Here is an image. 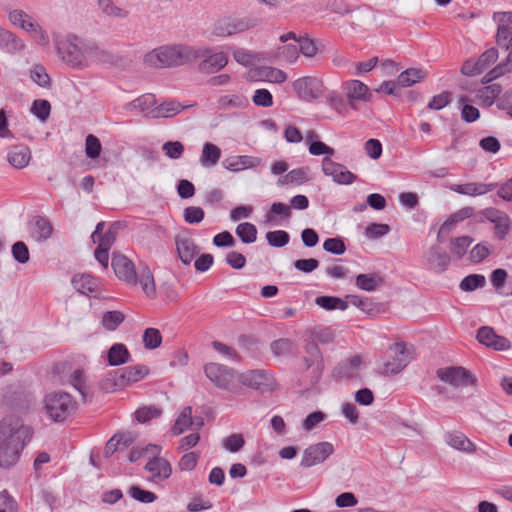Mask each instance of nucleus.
<instances>
[{
  "instance_id": "f257e3e1",
  "label": "nucleus",
  "mask_w": 512,
  "mask_h": 512,
  "mask_svg": "<svg viewBox=\"0 0 512 512\" xmlns=\"http://www.w3.org/2000/svg\"><path fill=\"white\" fill-rule=\"evenodd\" d=\"M201 57L200 50L184 44L162 45L144 55L143 62L152 68L184 66Z\"/></svg>"
},
{
  "instance_id": "f03ea898",
  "label": "nucleus",
  "mask_w": 512,
  "mask_h": 512,
  "mask_svg": "<svg viewBox=\"0 0 512 512\" xmlns=\"http://www.w3.org/2000/svg\"><path fill=\"white\" fill-rule=\"evenodd\" d=\"M42 404L47 417L54 422H64L72 418L78 409L76 400L64 391L47 393Z\"/></svg>"
},
{
  "instance_id": "7ed1b4c3",
  "label": "nucleus",
  "mask_w": 512,
  "mask_h": 512,
  "mask_svg": "<svg viewBox=\"0 0 512 512\" xmlns=\"http://www.w3.org/2000/svg\"><path fill=\"white\" fill-rule=\"evenodd\" d=\"M10 23L28 33L40 46H48L50 38L47 31L35 18L22 9H12L8 13Z\"/></svg>"
},
{
  "instance_id": "20e7f679",
  "label": "nucleus",
  "mask_w": 512,
  "mask_h": 512,
  "mask_svg": "<svg viewBox=\"0 0 512 512\" xmlns=\"http://www.w3.org/2000/svg\"><path fill=\"white\" fill-rule=\"evenodd\" d=\"M257 21L251 17L223 16L218 18L210 29L213 37L225 38L253 29Z\"/></svg>"
},
{
  "instance_id": "39448f33",
  "label": "nucleus",
  "mask_w": 512,
  "mask_h": 512,
  "mask_svg": "<svg viewBox=\"0 0 512 512\" xmlns=\"http://www.w3.org/2000/svg\"><path fill=\"white\" fill-rule=\"evenodd\" d=\"M87 42L77 37H69L57 44V52L62 60L72 68H85Z\"/></svg>"
},
{
  "instance_id": "423d86ee",
  "label": "nucleus",
  "mask_w": 512,
  "mask_h": 512,
  "mask_svg": "<svg viewBox=\"0 0 512 512\" xmlns=\"http://www.w3.org/2000/svg\"><path fill=\"white\" fill-rule=\"evenodd\" d=\"M206 377L219 389L238 393L237 373L232 368L219 363L204 366Z\"/></svg>"
},
{
  "instance_id": "0eeeda50",
  "label": "nucleus",
  "mask_w": 512,
  "mask_h": 512,
  "mask_svg": "<svg viewBox=\"0 0 512 512\" xmlns=\"http://www.w3.org/2000/svg\"><path fill=\"white\" fill-rule=\"evenodd\" d=\"M292 87L297 97L305 102H313L324 93V84L317 77L305 76L296 79Z\"/></svg>"
},
{
  "instance_id": "6e6552de",
  "label": "nucleus",
  "mask_w": 512,
  "mask_h": 512,
  "mask_svg": "<svg viewBox=\"0 0 512 512\" xmlns=\"http://www.w3.org/2000/svg\"><path fill=\"white\" fill-rule=\"evenodd\" d=\"M437 377L454 388L467 387L476 383L475 376L466 368L457 367H443L436 371Z\"/></svg>"
},
{
  "instance_id": "1a4fd4ad",
  "label": "nucleus",
  "mask_w": 512,
  "mask_h": 512,
  "mask_svg": "<svg viewBox=\"0 0 512 512\" xmlns=\"http://www.w3.org/2000/svg\"><path fill=\"white\" fill-rule=\"evenodd\" d=\"M304 368L309 372L312 384L318 383L324 371V361L319 347L310 343L305 348V356L302 358Z\"/></svg>"
},
{
  "instance_id": "9d476101",
  "label": "nucleus",
  "mask_w": 512,
  "mask_h": 512,
  "mask_svg": "<svg viewBox=\"0 0 512 512\" xmlns=\"http://www.w3.org/2000/svg\"><path fill=\"white\" fill-rule=\"evenodd\" d=\"M0 438L5 439V444H12L14 440L26 441L30 438V429L18 418L6 417L0 421Z\"/></svg>"
},
{
  "instance_id": "9b49d317",
  "label": "nucleus",
  "mask_w": 512,
  "mask_h": 512,
  "mask_svg": "<svg viewBox=\"0 0 512 512\" xmlns=\"http://www.w3.org/2000/svg\"><path fill=\"white\" fill-rule=\"evenodd\" d=\"M334 452V446L330 442H319L310 445L304 450L301 466L309 468L323 463Z\"/></svg>"
},
{
  "instance_id": "f8f14e48",
  "label": "nucleus",
  "mask_w": 512,
  "mask_h": 512,
  "mask_svg": "<svg viewBox=\"0 0 512 512\" xmlns=\"http://www.w3.org/2000/svg\"><path fill=\"white\" fill-rule=\"evenodd\" d=\"M84 52L86 53L85 68L94 64L102 66H114L120 62V58L117 55L91 42H87V48L84 50Z\"/></svg>"
},
{
  "instance_id": "ddd939ff",
  "label": "nucleus",
  "mask_w": 512,
  "mask_h": 512,
  "mask_svg": "<svg viewBox=\"0 0 512 512\" xmlns=\"http://www.w3.org/2000/svg\"><path fill=\"white\" fill-rule=\"evenodd\" d=\"M145 471L149 474L148 481L159 485L172 475V466L162 457H151L147 461Z\"/></svg>"
},
{
  "instance_id": "4468645a",
  "label": "nucleus",
  "mask_w": 512,
  "mask_h": 512,
  "mask_svg": "<svg viewBox=\"0 0 512 512\" xmlns=\"http://www.w3.org/2000/svg\"><path fill=\"white\" fill-rule=\"evenodd\" d=\"M322 171L326 176L340 185H349L356 180V175L347 168L337 162H334L330 157H324L322 160Z\"/></svg>"
},
{
  "instance_id": "2eb2a0df",
  "label": "nucleus",
  "mask_w": 512,
  "mask_h": 512,
  "mask_svg": "<svg viewBox=\"0 0 512 512\" xmlns=\"http://www.w3.org/2000/svg\"><path fill=\"white\" fill-rule=\"evenodd\" d=\"M112 268L116 276L129 285L137 284V271L134 263L126 256L114 254L112 257Z\"/></svg>"
},
{
  "instance_id": "dca6fc26",
  "label": "nucleus",
  "mask_w": 512,
  "mask_h": 512,
  "mask_svg": "<svg viewBox=\"0 0 512 512\" xmlns=\"http://www.w3.org/2000/svg\"><path fill=\"white\" fill-rule=\"evenodd\" d=\"M494 19L498 22L496 34L497 44L506 50L511 49L507 56V61L512 62V24L509 23L510 19L508 13L495 14Z\"/></svg>"
},
{
  "instance_id": "f3484780",
  "label": "nucleus",
  "mask_w": 512,
  "mask_h": 512,
  "mask_svg": "<svg viewBox=\"0 0 512 512\" xmlns=\"http://www.w3.org/2000/svg\"><path fill=\"white\" fill-rule=\"evenodd\" d=\"M394 356L385 363L384 373L386 375H394L400 373L411 361L412 357L406 345L396 343L393 346Z\"/></svg>"
},
{
  "instance_id": "a211bd4d",
  "label": "nucleus",
  "mask_w": 512,
  "mask_h": 512,
  "mask_svg": "<svg viewBox=\"0 0 512 512\" xmlns=\"http://www.w3.org/2000/svg\"><path fill=\"white\" fill-rule=\"evenodd\" d=\"M343 87L348 104L353 109L356 108V102H368L371 99L368 86L360 80H348Z\"/></svg>"
},
{
  "instance_id": "6ab92c4d",
  "label": "nucleus",
  "mask_w": 512,
  "mask_h": 512,
  "mask_svg": "<svg viewBox=\"0 0 512 512\" xmlns=\"http://www.w3.org/2000/svg\"><path fill=\"white\" fill-rule=\"evenodd\" d=\"M175 245L178 257L185 265H189L199 252L194 240L186 234L177 235Z\"/></svg>"
},
{
  "instance_id": "aec40b11",
  "label": "nucleus",
  "mask_w": 512,
  "mask_h": 512,
  "mask_svg": "<svg viewBox=\"0 0 512 512\" xmlns=\"http://www.w3.org/2000/svg\"><path fill=\"white\" fill-rule=\"evenodd\" d=\"M496 187V183L469 182L464 184H452L449 186V189L461 195L476 197L487 194L495 190Z\"/></svg>"
},
{
  "instance_id": "412c9836",
  "label": "nucleus",
  "mask_w": 512,
  "mask_h": 512,
  "mask_svg": "<svg viewBox=\"0 0 512 512\" xmlns=\"http://www.w3.org/2000/svg\"><path fill=\"white\" fill-rule=\"evenodd\" d=\"M477 339L481 344L492 347L495 350H506L510 347V342L507 338L496 335L492 328L486 326L478 330Z\"/></svg>"
},
{
  "instance_id": "4be33fe9",
  "label": "nucleus",
  "mask_w": 512,
  "mask_h": 512,
  "mask_svg": "<svg viewBox=\"0 0 512 512\" xmlns=\"http://www.w3.org/2000/svg\"><path fill=\"white\" fill-rule=\"evenodd\" d=\"M53 234L51 221L44 216H36L30 223L31 237L41 243L47 241Z\"/></svg>"
},
{
  "instance_id": "5701e85b",
  "label": "nucleus",
  "mask_w": 512,
  "mask_h": 512,
  "mask_svg": "<svg viewBox=\"0 0 512 512\" xmlns=\"http://www.w3.org/2000/svg\"><path fill=\"white\" fill-rule=\"evenodd\" d=\"M149 374V368L146 365H135L128 367L122 371L120 376L117 378L114 386L125 387L136 383Z\"/></svg>"
},
{
  "instance_id": "b1692460",
  "label": "nucleus",
  "mask_w": 512,
  "mask_h": 512,
  "mask_svg": "<svg viewBox=\"0 0 512 512\" xmlns=\"http://www.w3.org/2000/svg\"><path fill=\"white\" fill-rule=\"evenodd\" d=\"M129 111H138L145 117L154 118L156 110V98L153 94H143L127 104Z\"/></svg>"
},
{
  "instance_id": "393cba45",
  "label": "nucleus",
  "mask_w": 512,
  "mask_h": 512,
  "mask_svg": "<svg viewBox=\"0 0 512 512\" xmlns=\"http://www.w3.org/2000/svg\"><path fill=\"white\" fill-rule=\"evenodd\" d=\"M238 393L240 386H246L252 389H258L268 385V376L263 370H251L242 374H237Z\"/></svg>"
},
{
  "instance_id": "a878e982",
  "label": "nucleus",
  "mask_w": 512,
  "mask_h": 512,
  "mask_svg": "<svg viewBox=\"0 0 512 512\" xmlns=\"http://www.w3.org/2000/svg\"><path fill=\"white\" fill-rule=\"evenodd\" d=\"M425 260L432 270L436 272H443L449 266L450 256L439 247L433 246L427 252Z\"/></svg>"
},
{
  "instance_id": "bb28decb",
  "label": "nucleus",
  "mask_w": 512,
  "mask_h": 512,
  "mask_svg": "<svg viewBox=\"0 0 512 512\" xmlns=\"http://www.w3.org/2000/svg\"><path fill=\"white\" fill-rule=\"evenodd\" d=\"M193 424H196L198 428L203 425L202 418L197 419L196 421L192 418V408L190 406H186L182 409L180 414L175 420L173 427L171 428V432L173 435L178 436L186 431Z\"/></svg>"
},
{
  "instance_id": "cd10ccee",
  "label": "nucleus",
  "mask_w": 512,
  "mask_h": 512,
  "mask_svg": "<svg viewBox=\"0 0 512 512\" xmlns=\"http://www.w3.org/2000/svg\"><path fill=\"white\" fill-rule=\"evenodd\" d=\"M73 287L87 296H94L98 292L99 282L90 274H78L72 278Z\"/></svg>"
},
{
  "instance_id": "c85d7f7f",
  "label": "nucleus",
  "mask_w": 512,
  "mask_h": 512,
  "mask_svg": "<svg viewBox=\"0 0 512 512\" xmlns=\"http://www.w3.org/2000/svg\"><path fill=\"white\" fill-rule=\"evenodd\" d=\"M228 63V57L224 52H216L207 55L199 64V70L206 74H213L224 68Z\"/></svg>"
},
{
  "instance_id": "c756f323",
  "label": "nucleus",
  "mask_w": 512,
  "mask_h": 512,
  "mask_svg": "<svg viewBox=\"0 0 512 512\" xmlns=\"http://www.w3.org/2000/svg\"><path fill=\"white\" fill-rule=\"evenodd\" d=\"M445 442L451 448L468 454L474 453L476 451L475 444L471 442L463 433L458 431L446 433Z\"/></svg>"
},
{
  "instance_id": "7c9ffc66",
  "label": "nucleus",
  "mask_w": 512,
  "mask_h": 512,
  "mask_svg": "<svg viewBox=\"0 0 512 512\" xmlns=\"http://www.w3.org/2000/svg\"><path fill=\"white\" fill-rule=\"evenodd\" d=\"M25 44L14 33L1 28L0 29V48L8 53H16L23 50Z\"/></svg>"
},
{
  "instance_id": "2f4dec72",
  "label": "nucleus",
  "mask_w": 512,
  "mask_h": 512,
  "mask_svg": "<svg viewBox=\"0 0 512 512\" xmlns=\"http://www.w3.org/2000/svg\"><path fill=\"white\" fill-rule=\"evenodd\" d=\"M31 158L30 150L27 146L20 145L13 147L7 154L8 162L15 168L21 169L28 165Z\"/></svg>"
},
{
  "instance_id": "473e14b6",
  "label": "nucleus",
  "mask_w": 512,
  "mask_h": 512,
  "mask_svg": "<svg viewBox=\"0 0 512 512\" xmlns=\"http://www.w3.org/2000/svg\"><path fill=\"white\" fill-rule=\"evenodd\" d=\"M140 284L143 292L148 297H154L156 293V287L154 283V277L152 272L145 264H140L137 271V284Z\"/></svg>"
},
{
  "instance_id": "72a5a7b5",
  "label": "nucleus",
  "mask_w": 512,
  "mask_h": 512,
  "mask_svg": "<svg viewBox=\"0 0 512 512\" xmlns=\"http://www.w3.org/2000/svg\"><path fill=\"white\" fill-rule=\"evenodd\" d=\"M221 154V149L217 145L206 142L202 147L199 159L200 164L206 168L214 167L219 162Z\"/></svg>"
},
{
  "instance_id": "f704fd0d",
  "label": "nucleus",
  "mask_w": 512,
  "mask_h": 512,
  "mask_svg": "<svg viewBox=\"0 0 512 512\" xmlns=\"http://www.w3.org/2000/svg\"><path fill=\"white\" fill-rule=\"evenodd\" d=\"M248 105V99L241 94L223 95L217 100L219 110L242 109Z\"/></svg>"
},
{
  "instance_id": "c9c22d12",
  "label": "nucleus",
  "mask_w": 512,
  "mask_h": 512,
  "mask_svg": "<svg viewBox=\"0 0 512 512\" xmlns=\"http://www.w3.org/2000/svg\"><path fill=\"white\" fill-rule=\"evenodd\" d=\"M107 358L111 366H119L129 361L130 353L124 344L116 343L110 347Z\"/></svg>"
},
{
  "instance_id": "e433bc0d",
  "label": "nucleus",
  "mask_w": 512,
  "mask_h": 512,
  "mask_svg": "<svg viewBox=\"0 0 512 512\" xmlns=\"http://www.w3.org/2000/svg\"><path fill=\"white\" fill-rule=\"evenodd\" d=\"M425 76V71L417 68H409L400 73L397 78V83L400 87H410L423 80Z\"/></svg>"
},
{
  "instance_id": "4c0bfd02",
  "label": "nucleus",
  "mask_w": 512,
  "mask_h": 512,
  "mask_svg": "<svg viewBox=\"0 0 512 512\" xmlns=\"http://www.w3.org/2000/svg\"><path fill=\"white\" fill-rule=\"evenodd\" d=\"M299 58V47L297 44H286L278 48L277 53L268 57L272 59H282L288 63H294Z\"/></svg>"
},
{
  "instance_id": "58836bf2",
  "label": "nucleus",
  "mask_w": 512,
  "mask_h": 512,
  "mask_svg": "<svg viewBox=\"0 0 512 512\" xmlns=\"http://www.w3.org/2000/svg\"><path fill=\"white\" fill-rule=\"evenodd\" d=\"M501 91L502 88L499 84L488 85L477 91V98L483 105L489 107L494 103Z\"/></svg>"
},
{
  "instance_id": "ea45409f",
  "label": "nucleus",
  "mask_w": 512,
  "mask_h": 512,
  "mask_svg": "<svg viewBox=\"0 0 512 512\" xmlns=\"http://www.w3.org/2000/svg\"><path fill=\"white\" fill-rule=\"evenodd\" d=\"M382 282V278L376 273L359 274L356 277L357 287L365 291L376 290L382 284Z\"/></svg>"
},
{
  "instance_id": "a19ab883",
  "label": "nucleus",
  "mask_w": 512,
  "mask_h": 512,
  "mask_svg": "<svg viewBox=\"0 0 512 512\" xmlns=\"http://www.w3.org/2000/svg\"><path fill=\"white\" fill-rule=\"evenodd\" d=\"M309 168L300 167L289 171L279 184L301 185L309 180Z\"/></svg>"
},
{
  "instance_id": "79ce46f5",
  "label": "nucleus",
  "mask_w": 512,
  "mask_h": 512,
  "mask_svg": "<svg viewBox=\"0 0 512 512\" xmlns=\"http://www.w3.org/2000/svg\"><path fill=\"white\" fill-rule=\"evenodd\" d=\"M315 303L325 310H341L348 308V303L336 296H319L315 299Z\"/></svg>"
},
{
  "instance_id": "37998d69",
  "label": "nucleus",
  "mask_w": 512,
  "mask_h": 512,
  "mask_svg": "<svg viewBox=\"0 0 512 512\" xmlns=\"http://www.w3.org/2000/svg\"><path fill=\"white\" fill-rule=\"evenodd\" d=\"M184 106L176 101L164 102L160 105H156L154 118H169L179 114L184 110Z\"/></svg>"
},
{
  "instance_id": "c03bdc74",
  "label": "nucleus",
  "mask_w": 512,
  "mask_h": 512,
  "mask_svg": "<svg viewBox=\"0 0 512 512\" xmlns=\"http://www.w3.org/2000/svg\"><path fill=\"white\" fill-rule=\"evenodd\" d=\"M259 77L262 81L279 84L286 81L287 74L275 67H263L259 70Z\"/></svg>"
},
{
  "instance_id": "a18cd8bd",
  "label": "nucleus",
  "mask_w": 512,
  "mask_h": 512,
  "mask_svg": "<svg viewBox=\"0 0 512 512\" xmlns=\"http://www.w3.org/2000/svg\"><path fill=\"white\" fill-rule=\"evenodd\" d=\"M236 235L243 243L251 244L257 239V228L252 223L243 222L236 227Z\"/></svg>"
},
{
  "instance_id": "49530a36",
  "label": "nucleus",
  "mask_w": 512,
  "mask_h": 512,
  "mask_svg": "<svg viewBox=\"0 0 512 512\" xmlns=\"http://www.w3.org/2000/svg\"><path fill=\"white\" fill-rule=\"evenodd\" d=\"M125 315L121 311H107L102 315L101 323L108 331H114L124 321Z\"/></svg>"
},
{
  "instance_id": "de8ad7c7",
  "label": "nucleus",
  "mask_w": 512,
  "mask_h": 512,
  "mask_svg": "<svg viewBox=\"0 0 512 512\" xmlns=\"http://www.w3.org/2000/svg\"><path fill=\"white\" fill-rule=\"evenodd\" d=\"M472 242L473 238L470 236H461L453 239L450 247L452 255L457 259H461Z\"/></svg>"
},
{
  "instance_id": "09e8293b",
  "label": "nucleus",
  "mask_w": 512,
  "mask_h": 512,
  "mask_svg": "<svg viewBox=\"0 0 512 512\" xmlns=\"http://www.w3.org/2000/svg\"><path fill=\"white\" fill-rule=\"evenodd\" d=\"M458 103L462 106L461 117L465 122L472 123L480 117L478 108L469 104V98L461 96Z\"/></svg>"
},
{
  "instance_id": "8fccbe9b",
  "label": "nucleus",
  "mask_w": 512,
  "mask_h": 512,
  "mask_svg": "<svg viewBox=\"0 0 512 512\" xmlns=\"http://www.w3.org/2000/svg\"><path fill=\"white\" fill-rule=\"evenodd\" d=\"M70 384L81 394L83 399L89 395V388L86 384V376L80 369L75 370L70 376Z\"/></svg>"
},
{
  "instance_id": "3c124183",
  "label": "nucleus",
  "mask_w": 512,
  "mask_h": 512,
  "mask_svg": "<svg viewBox=\"0 0 512 512\" xmlns=\"http://www.w3.org/2000/svg\"><path fill=\"white\" fill-rule=\"evenodd\" d=\"M486 279L480 274H470L460 282V289L466 292L474 291L485 286Z\"/></svg>"
},
{
  "instance_id": "603ef678",
  "label": "nucleus",
  "mask_w": 512,
  "mask_h": 512,
  "mask_svg": "<svg viewBox=\"0 0 512 512\" xmlns=\"http://www.w3.org/2000/svg\"><path fill=\"white\" fill-rule=\"evenodd\" d=\"M101 11L108 17L126 18L128 12L114 4L112 0H98Z\"/></svg>"
},
{
  "instance_id": "864d4df0",
  "label": "nucleus",
  "mask_w": 512,
  "mask_h": 512,
  "mask_svg": "<svg viewBox=\"0 0 512 512\" xmlns=\"http://www.w3.org/2000/svg\"><path fill=\"white\" fill-rule=\"evenodd\" d=\"M298 47L299 52L308 58L314 57L320 51L318 42L308 37H300L298 40Z\"/></svg>"
},
{
  "instance_id": "5fc2aeb1",
  "label": "nucleus",
  "mask_w": 512,
  "mask_h": 512,
  "mask_svg": "<svg viewBox=\"0 0 512 512\" xmlns=\"http://www.w3.org/2000/svg\"><path fill=\"white\" fill-rule=\"evenodd\" d=\"M51 112V104L48 100H35L31 106V113L40 121L45 122Z\"/></svg>"
},
{
  "instance_id": "6e6d98bb",
  "label": "nucleus",
  "mask_w": 512,
  "mask_h": 512,
  "mask_svg": "<svg viewBox=\"0 0 512 512\" xmlns=\"http://www.w3.org/2000/svg\"><path fill=\"white\" fill-rule=\"evenodd\" d=\"M143 343L146 349L158 348L162 343L160 331L156 328H147L143 334Z\"/></svg>"
},
{
  "instance_id": "4d7b16f0",
  "label": "nucleus",
  "mask_w": 512,
  "mask_h": 512,
  "mask_svg": "<svg viewBox=\"0 0 512 512\" xmlns=\"http://www.w3.org/2000/svg\"><path fill=\"white\" fill-rule=\"evenodd\" d=\"M290 239L289 234L284 230L270 231L266 233V240L272 247H284Z\"/></svg>"
},
{
  "instance_id": "13d9d810",
  "label": "nucleus",
  "mask_w": 512,
  "mask_h": 512,
  "mask_svg": "<svg viewBox=\"0 0 512 512\" xmlns=\"http://www.w3.org/2000/svg\"><path fill=\"white\" fill-rule=\"evenodd\" d=\"M128 493L133 499L141 503H152L157 499V495L155 493L144 490L138 486H131Z\"/></svg>"
},
{
  "instance_id": "bf43d9fd",
  "label": "nucleus",
  "mask_w": 512,
  "mask_h": 512,
  "mask_svg": "<svg viewBox=\"0 0 512 512\" xmlns=\"http://www.w3.org/2000/svg\"><path fill=\"white\" fill-rule=\"evenodd\" d=\"M117 224H112L109 229L101 236L98 237L97 242L99 248L110 250L116 240Z\"/></svg>"
},
{
  "instance_id": "052dcab7",
  "label": "nucleus",
  "mask_w": 512,
  "mask_h": 512,
  "mask_svg": "<svg viewBox=\"0 0 512 512\" xmlns=\"http://www.w3.org/2000/svg\"><path fill=\"white\" fill-rule=\"evenodd\" d=\"M164 154L170 159H179L184 152V145L180 141H167L162 145Z\"/></svg>"
},
{
  "instance_id": "680f3d73",
  "label": "nucleus",
  "mask_w": 512,
  "mask_h": 512,
  "mask_svg": "<svg viewBox=\"0 0 512 512\" xmlns=\"http://www.w3.org/2000/svg\"><path fill=\"white\" fill-rule=\"evenodd\" d=\"M30 77L41 87L47 88L50 85V77L42 65H35L30 71Z\"/></svg>"
},
{
  "instance_id": "e2e57ef3",
  "label": "nucleus",
  "mask_w": 512,
  "mask_h": 512,
  "mask_svg": "<svg viewBox=\"0 0 512 512\" xmlns=\"http://www.w3.org/2000/svg\"><path fill=\"white\" fill-rule=\"evenodd\" d=\"M294 345L288 339H278L272 342L271 350L276 356H287L293 352Z\"/></svg>"
},
{
  "instance_id": "0e129e2a",
  "label": "nucleus",
  "mask_w": 512,
  "mask_h": 512,
  "mask_svg": "<svg viewBox=\"0 0 512 512\" xmlns=\"http://www.w3.org/2000/svg\"><path fill=\"white\" fill-rule=\"evenodd\" d=\"M101 148H102L101 143L96 136L89 134L86 137L85 152H86V156L88 158L95 159V158L99 157Z\"/></svg>"
},
{
  "instance_id": "69168bd1",
  "label": "nucleus",
  "mask_w": 512,
  "mask_h": 512,
  "mask_svg": "<svg viewBox=\"0 0 512 512\" xmlns=\"http://www.w3.org/2000/svg\"><path fill=\"white\" fill-rule=\"evenodd\" d=\"M134 415L139 423H146L153 418L159 417L161 410L154 406L142 407L136 410Z\"/></svg>"
},
{
  "instance_id": "338daca9",
  "label": "nucleus",
  "mask_w": 512,
  "mask_h": 512,
  "mask_svg": "<svg viewBox=\"0 0 512 512\" xmlns=\"http://www.w3.org/2000/svg\"><path fill=\"white\" fill-rule=\"evenodd\" d=\"M12 255L15 261L20 264H25L30 259L29 249L22 241L15 242L12 245Z\"/></svg>"
},
{
  "instance_id": "774afa93",
  "label": "nucleus",
  "mask_w": 512,
  "mask_h": 512,
  "mask_svg": "<svg viewBox=\"0 0 512 512\" xmlns=\"http://www.w3.org/2000/svg\"><path fill=\"white\" fill-rule=\"evenodd\" d=\"M362 364V359L360 356L355 355L348 359L345 363H343L340 367L341 373L344 377H353L356 372L359 370Z\"/></svg>"
}]
</instances>
